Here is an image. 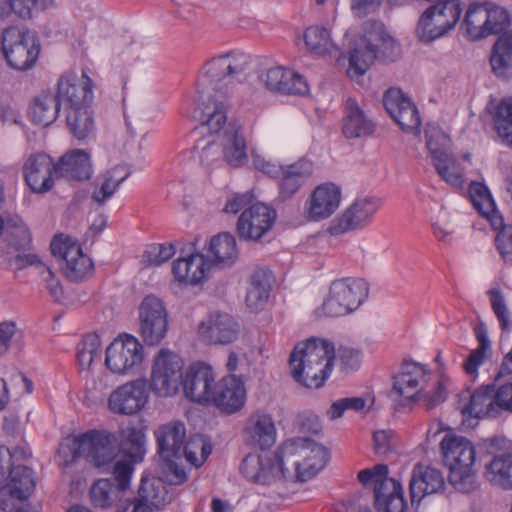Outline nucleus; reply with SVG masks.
<instances>
[{
  "label": "nucleus",
  "mask_w": 512,
  "mask_h": 512,
  "mask_svg": "<svg viewBox=\"0 0 512 512\" xmlns=\"http://www.w3.org/2000/svg\"><path fill=\"white\" fill-rule=\"evenodd\" d=\"M251 65V57L242 51H230L208 59L200 69L197 91L201 103L196 118L216 136L223 160L241 167L247 160V142L243 126L237 121L227 123L229 100L236 93L235 80L241 81Z\"/></svg>",
  "instance_id": "obj_1"
},
{
  "label": "nucleus",
  "mask_w": 512,
  "mask_h": 512,
  "mask_svg": "<svg viewBox=\"0 0 512 512\" xmlns=\"http://www.w3.org/2000/svg\"><path fill=\"white\" fill-rule=\"evenodd\" d=\"M134 466L127 459L116 461L113 465L114 481L100 479L90 489L92 503L101 508L111 506L118 498L119 493L129 488Z\"/></svg>",
  "instance_id": "obj_15"
},
{
  "label": "nucleus",
  "mask_w": 512,
  "mask_h": 512,
  "mask_svg": "<svg viewBox=\"0 0 512 512\" xmlns=\"http://www.w3.org/2000/svg\"><path fill=\"white\" fill-rule=\"evenodd\" d=\"M383 105L404 132L419 134L421 118L418 109L400 89H388L383 96Z\"/></svg>",
  "instance_id": "obj_16"
},
{
  "label": "nucleus",
  "mask_w": 512,
  "mask_h": 512,
  "mask_svg": "<svg viewBox=\"0 0 512 512\" xmlns=\"http://www.w3.org/2000/svg\"><path fill=\"white\" fill-rule=\"evenodd\" d=\"M277 92L283 94L304 95L308 91V84L299 73L284 68V77L281 79Z\"/></svg>",
  "instance_id": "obj_56"
},
{
  "label": "nucleus",
  "mask_w": 512,
  "mask_h": 512,
  "mask_svg": "<svg viewBox=\"0 0 512 512\" xmlns=\"http://www.w3.org/2000/svg\"><path fill=\"white\" fill-rule=\"evenodd\" d=\"M148 401L146 379H136L115 389L109 396L108 405L113 413L133 415L139 412Z\"/></svg>",
  "instance_id": "obj_17"
},
{
  "label": "nucleus",
  "mask_w": 512,
  "mask_h": 512,
  "mask_svg": "<svg viewBox=\"0 0 512 512\" xmlns=\"http://www.w3.org/2000/svg\"><path fill=\"white\" fill-rule=\"evenodd\" d=\"M168 313L158 297L146 296L139 306V332L145 344L160 343L167 332Z\"/></svg>",
  "instance_id": "obj_14"
},
{
  "label": "nucleus",
  "mask_w": 512,
  "mask_h": 512,
  "mask_svg": "<svg viewBox=\"0 0 512 512\" xmlns=\"http://www.w3.org/2000/svg\"><path fill=\"white\" fill-rule=\"evenodd\" d=\"M93 175L91 155L84 149L66 151V184H84Z\"/></svg>",
  "instance_id": "obj_35"
},
{
  "label": "nucleus",
  "mask_w": 512,
  "mask_h": 512,
  "mask_svg": "<svg viewBox=\"0 0 512 512\" xmlns=\"http://www.w3.org/2000/svg\"><path fill=\"white\" fill-rule=\"evenodd\" d=\"M434 167L446 183L459 188L464 183V171L453 155H448L435 162Z\"/></svg>",
  "instance_id": "obj_49"
},
{
  "label": "nucleus",
  "mask_w": 512,
  "mask_h": 512,
  "mask_svg": "<svg viewBox=\"0 0 512 512\" xmlns=\"http://www.w3.org/2000/svg\"><path fill=\"white\" fill-rule=\"evenodd\" d=\"M313 173V165L308 160H299L285 165L278 176V200L292 199Z\"/></svg>",
  "instance_id": "obj_26"
},
{
  "label": "nucleus",
  "mask_w": 512,
  "mask_h": 512,
  "mask_svg": "<svg viewBox=\"0 0 512 512\" xmlns=\"http://www.w3.org/2000/svg\"><path fill=\"white\" fill-rule=\"evenodd\" d=\"M118 170L119 167H115L111 171L107 172V174L105 175V179L100 186V189L92 193V199L98 204L102 205L109 198H111L120 186V184L129 177V171L125 172V174L121 177H116Z\"/></svg>",
  "instance_id": "obj_51"
},
{
  "label": "nucleus",
  "mask_w": 512,
  "mask_h": 512,
  "mask_svg": "<svg viewBox=\"0 0 512 512\" xmlns=\"http://www.w3.org/2000/svg\"><path fill=\"white\" fill-rule=\"evenodd\" d=\"M206 262L201 253H191L173 262L172 272L177 281L185 284H198L206 275Z\"/></svg>",
  "instance_id": "obj_36"
},
{
  "label": "nucleus",
  "mask_w": 512,
  "mask_h": 512,
  "mask_svg": "<svg viewBox=\"0 0 512 512\" xmlns=\"http://www.w3.org/2000/svg\"><path fill=\"white\" fill-rule=\"evenodd\" d=\"M62 165H64V155H61L55 163L45 153L32 154L25 160L22 167L25 183L34 193H46L52 189Z\"/></svg>",
  "instance_id": "obj_13"
},
{
  "label": "nucleus",
  "mask_w": 512,
  "mask_h": 512,
  "mask_svg": "<svg viewBox=\"0 0 512 512\" xmlns=\"http://www.w3.org/2000/svg\"><path fill=\"white\" fill-rule=\"evenodd\" d=\"M449 142V137L436 127L426 131V146L432 156L433 164L439 159L450 155L446 150Z\"/></svg>",
  "instance_id": "obj_53"
},
{
  "label": "nucleus",
  "mask_w": 512,
  "mask_h": 512,
  "mask_svg": "<svg viewBox=\"0 0 512 512\" xmlns=\"http://www.w3.org/2000/svg\"><path fill=\"white\" fill-rule=\"evenodd\" d=\"M488 293L490 296L491 307L499 321L500 327L502 330H507L510 325L509 310L502 293L497 289L490 290Z\"/></svg>",
  "instance_id": "obj_63"
},
{
  "label": "nucleus",
  "mask_w": 512,
  "mask_h": 512,
  "mask_svg": "<svg viewBox=\"0 0 512 512\" xmlns=\"http://www.w3.org/2000/svg\"><path fill=\"white\" fill-rule=\"evenodd\" d=\"M499 439L490 438L484 441V446L492 460L486 464L485 477L492 484L503 489H512V453H496Z\"/></svg>",
  "instance_id": "obj_24"
},
{
  "label": "nucleus",
  "mask_w": 512,
  "mask_h": 512,
  "mask_svg": "<svg viewBox=\"0 0 512 512\" xmlns=\"http://www.w3.org/2000/svg\"><path fill=\"white\" fill-rule=\"evenodd\" d=\"M333 361V344L327 340L311 338L294 347L289 364L295 381L307 388H319L329 377Z\"/></svg>",
  "instance_id": "obj_3"
},
{
  "label": "nucleus",
  "mask_w": 512,
  "mask_h": 512,
  "mask_svg": "<svg viewBox=\"0 0 512 512\" xmlns=\"http://www.w3.org/2000/svg\"><path fill=\"white\" fill-rule=\"evenodd\" d=\"M440 445L443 460L449 470L473 467L476 451L470 440L463 436L446 435Z\"/></svg>",
  "instance_id": "obj_25"
},
{
  "label": "nucleus",
  "mask_w": 512,
  "mask_h": 512,
  "mask_svg": "<svg viewBox=\"0 0 512 512\" xmlns=\"http://www.w3.org/2000/svg\"><path fill=\"white\" fill-rule=\"evenodd\" d=\"M364 28L366 33L360 44L349 52L347 75L350 78L364 75L377 57L394 61L399 54V45L383 34L380 23L369 20L364 23Z\"/></svg>",
  "instance_id": "obj_4"
},
{
  "label": "nucleus",
  "mask_w": 512,
  "mask_h": 512,
  "mask_svg": "<svg viewBox=\"0 0 512 512\" xmlns=\"http://www.w3.org/2000/svg\"><path fill=\"white\" fill-rule=\"evenodd\" d=\"M492 73L499 79L512 78V30L502 33L494 42L489 56Z\"/></svg>",
  "instance_id": "obj_33"
},
{
  "label": "nucleus",
  "mask_w": 512,
  "mask_h": 512,
  "mask_svg": "<svg viewBox=\"0 0 512 512\" xmlns=\"http://www.w3.org/2000/svg\"><path fill=\"white\" fill-rule=\"evenodd\" d=\"M487 1L483 3H471L464 15L462 25L465 27L466 37L470 41H478L485 38L487 21Z\"/></svg>",
  "instance_id": "obj_42"
},
{
  "label": "nucleus",
  "mask_w": 512,
  "mask_h": 512,
  "mask_svg": "<svg viewBox=\"0 0 512 512\" xmlns=\"http://www.w3.org/2000/svg\"><path fill=\"white\" fill-rule=\"evenodd\" d=\"M444 487L445 480L440 470L421 463L416 464L409 483L412 507L417 509L425 496L439 493Z\"/></svg>",
  "instance_id": "obj_22"
},
{
  "label": "nucleus",
  "mask_w": 512,
  "mask_h": 512,
  "mask_svg": "<svg viewBox=\"0 0 512 512\" xmlns=\"http://www.w3.org/2000/svg\"><path fill=\"white\" fill-rule=\"evenodd\" d=\"M2 52L8 65L16 70H28L36 63L40 44L29 30L11 26L2 33Z\"/></svg>",
  "instance_id": "obj_8"
},
{
  "label": "nucleus",
  "mask_w": 512,
  "mask_h": 512,
  "mask_svg": "<svg viewBox=\"0 0 512 512\" xmlns=\"http://www.w3.org/2000/svg\"><path fill=\"white\" fill-rule=\"evenodd\" d=\"M449 471V482L457 491L461 493H472L478 489L479 484L476 480L473 467L467 469L454 468V470Z\"/></svg>",
  "instance_id": "obj_52"
},
{
  "label": "nucleus",
  "mask_w": 512,
  "mask_h": 512,
  "mask_svg": "<svg viewBox=\"0 0 512 512\" xmlns=\"http://www.w3.org/2000/svg\"><path fill=\"white\" fill-rule=\"evenodd\" d=\"M239 334V325L227 313H211L198 325L199 338L209 345H226L235 341Z\"/></svg>",
  "instance_id": "obj_21"
},
{
  "label": "nucleus",
  "mask_w": 512,
  "mask_h": 512,
  "mask_svg": "<svg viewBox=\"0 0 512 512\" xmlns=\"http://www.w3.org/2000/svg\"><path fill=\"white\" fill-rule=\"evenodd\" d=\"M7 485L20 498L27 499L34 491L36 479L32 469L24 465L10 466Z\"/></svg>",
  "instance_id": "obj_43"
},
{
  "label": "nucleus",
  "mask_w": 512,
  "mask_h": 512,
  "mask_svg": "<svg viewBox=\"0 0 512 512\" xmlns=\"http://www.w3.org/2000/svg\"><path fill=\"white\" fill-rule=\"evenodd\" d=\"M494 124L498 137L503 143L512 147V97L500 102Z\"/></svg>",
  "instance_id": "obj_47"
},
{
  "label": "nucleus",
  "mask_w": 512,
  "mask_h": 512,
  "mask_svg": "<svg viewBox=\"0 0 512 512\" xmlns=\"http://www.w3.org/2000/svg\"><path fill=\"white\" fill-rule=\"evenodd\" d=\"M462 14L460 0H440L432 3L421 15L417 34L422 42L444 36L458 23Z\"/></svg>",
  "instance_id": "obj_7"
},
{
  "label": "nucleus",
  "mask_w": 512,
  "mask_h": 512,
  "mask_svg": "<svg viewBox=\"0 0 512 512\" xmlns=\"http://www.w3.org/2000/svg\"><path fill=\"white\" fill-rule=\"evenodd\" d=\"M468 194L474 208L490 222L494 230H497L502 225L503 217L496 209L489 189L482 183L472 182Z\"/></svg>",
  "instance_id": "obj_38"
},
{
  "label": "nucleus",
  "mask_w": 512,
  "mask_h": 512,
  "mask_svg": "<svg viewBox=\"0 0 512 512\" xmlns=\"http://www.w3.org/2000/svg\"><path fill=\"white\" fill-rule=\"evenodd\" d=\"M277 438V429L273 417L263 411L249 415L242 429L243 442L252 448L268 450Z\"/></svg>",
  "instance_id": "obj_20"
},
{
  "label": "nucleus",
  "mask_w": 512,
  "mask_h": 512,
  "mask_svg": "<svg viewBox=\"0 0 512 512\" xmlns=\"http://www.w3.org/2000/svg\"><path fill=\"white\" fill-rule=\"evenodd\" d=\"M145 435L137 428H128L125 431L124 448L129 454L131 460H128L132 465L140 462L145 453Z\"/></svg>",
  "instance_id": "obj_54"
},
{
  "label": "nucleus",
  "mask_w": 512,
  "mask_h": 512,
  "mask_svg": "<svg viewBox=\"0 0 512 512\" xmlns=\"http://www.w3.org/2000/svg\"><path fill=\"white\" fill-rule=\"evenodd\" d=\"M375 124L366 116L355 99L348 98L344 105L342 133L347 139L366 137L374 132Z\"/></svg>",
  "instance_id": "obj_30"
},
{
  "label": "nucleus",
  "mask_w": 512,
  "mask_h": 512,
  "mask_svg": "<svg viewBox=\"0 0 512 512\" xmlns=\"http://www.w3.org/2000/svg\"><path fill=\"white\" fill-rule=\"evenodd\" d=\"M240 472L249 481L262 485H269L282 478L277 469L275 454L265 463L258 455H247L240 464Z\"/></svg>",
  "instance_id": "obj_32"
},
{
  "label": "nucleus",
  "mask_w": 512,
  "mask_h": 512,
  "mask_svg": "<svg viewBox=\"0 0 512 512\" xmlns=\"http://www.w3.org/2000/svg\"><path fill=\"white\" fill-rule=\"evenodd\" d=\"M334 359L340 364L341 370L345 372L356 370L361 363V352L349 347H339L334 352Z\"/></svg>",
  "instance_id": "obj_62"
},
{
  "label": "nucleus",
  "mask_w": 512,
  "mask_h": 512,
  "mask_svg": "<svg viewBox=\"0 0 512 512\" xmlns=\"http://www.w3.org/2000/svg\"><path fill=\"white\" fill-rule=\"evenodd\" d=\"M162 470L165 474L166 480L170 484L180 485L187 480V475L184 468L179 464L182 459L176 457L162 458Z\"/></svg>",
  "instance_id": "obj_61"
},
{
  "label": "nucleus",
  "mask_w": 512,
  "mask_h": 512,
  "mask_svg": "<svg viewBox=\"0 0 512 512\" xmlns=\"http://www.w3.org/2000/svg\"><path fill=\"white\" fill-rule=\"evenodd\" d=\"M275 461L283 479L304 482L325 467L328 450L309 438L298 437L285 441L277 449Z\"/></svg>",
  "instance_id": "obj_2"
},
{
  "label": "nucleus",
  "mask_w": 512,
  "mask_h": 512,
  "mask_svg": "<svg viewBox=\"0 0 512 512\" xmlns=\"http://www.w3.org/2000/svg\"><path fill=\"white\" fill-rule=\"evenodd\" d=\"M341 190L333 183L317 186L306 202L305 215L309 220L319 221L330 217L339 207Z\"/></svg>",
  "instance_id": "obj_23"
},
{
  "label": "nucleus",
  "mask_w": 512,
  "mask_h": 512,
  "mask_svg": "<svg viewBox=\"0 0 512 512\" xmlns=\"http://www.w3.org/2000/svg\"><path fill=\"white\" fill-rule=\"evenodd\" d=\"M487 21L485 29V38L494 34H502L510 26L511 19L508 11L503 7L490 2L487 3Z\"/></svg>",
  "instance_id": "obj_50"
},
{
  "label": "nucleus",
  "mask_w": 512,
  "mask_h": 512,
  "mask_svg": "<svg viewBox=\"0 0 512 512\" xmlns=\"http://www.w3.org/2000/svg\"><path fill=\"white\" fill-rule=\"evenodd\" d=\"M60 106L58 95L42 94L36 97L29 107V117L35 124L48 126L57 118Z\"/></svg>",
  "instance_id": "obj_41"
},
{
  "label": "nucleus",
  "mask_w": 512,
  "mask_h": 512,
  "mask_svg": "<svg viewBox=\"0 0 512 512\" xmlns=\"http://www.w3.org/2000/svg\"><path fill=\"white\" fill-rule=\"evenodd\" d=\"M183 360L175 352L162 348L153 360L149 388L159 397L174 396L183 379Z\"/></svg>",
  "instance_id": "obj_9"
},
{
  "label": "nucleus",
  "mask_w": 512,
  "mask_h": 512,
  "mask_svg": "<svg viewBox=\"0 0 512 512\" xmlns=\"http://www.w3.org/2000/svg\"><path fill=\"white\" fill-rule=\"evenodd\" d=\"M276 219V212L263 203L246 208L237 221V233L241 239L257 241L268 232Z\"/></svg>",
  "instance_id": "obj_18"
},
{
  "label": "nucleus",
  "mask_w": 512,
  "mask_h": 512,
  "mask_svg": "<svg viewBox=\"0 0 512 512\" xmlns=\"http://www.w3.org/2000/svg\"><path fill=\"white\" fill-rule=\"evenodd\" d=\"M381 206V199L374 196L356 198L329 225L328 232L332 236L361 230L369 226Z\"/></svg>",
  "instance_id": "obj_12"
},
{
  "label": "nucleus",
  "mask_w": 512,
  "mask_h": 512,
  "mask_svg": "<svg viewBox=\"0 0 512 512\" xmlns=\"http://www.w3.org/2000/svg\"><path fill=\"white\" fill-rule=\"evenodd\" d=\"M304 41L307 48L318 55L331 53L338 50L332 42L329 31L320 26H311L305 30Z\"/></svg>",
  "instance_id": "obj_46"
},
{
  "label": "nucleus",
  "mask_w": 512,
  "mask_h": 512,
  "mask_svg": "<svg viewBox=\"0 0 512 512\" xmlns=\"http://www.w3.org/2000/svg\"><path fill=\"white\" fill-rule=\"evenodd\" d=\"M271 285L272 274L269 270L259 268L253 272L245 299L251 311L257 312L264 309L269 299Z\"/></svg>",
  "instance_id": "obj_37"
},
{
  "label": "nucleus",
  "mask_w": 512,
  "mask_h": 512,
  "mask_svg": "<svg viewBox=\"0 0 512 512\" xmlns=\"http://www.w3.org/2000/svg\"><path fill=\"white\" fill-rule=\"evenodd\" d=\"M101 339L96 333H88L76 346V359L82 370L89 369L95 359H100Z\"/></svg>",
  "instance_id": "obj_45"
},
{
  "label": "nucleus",
  "mask_w": 512,
  "mask_h": 512,
  "mask_svg": "<svg viewBox=\"0 0 512 512\" xmlns=\"http://www.w3.org/2000/svg\"><path fill=\"white\" fill-rule=\"evenodd\" d=\"M182 384L185 396L200 404L210 401L217 385L212 367L201 362L189 366Z\"/></svg>",
  "instance_id": "obj_19"
},
{
  "label": "nucleus",
  "mask_w": 512,
  "mask_h": 512,
  "mask_svg": "<svg viewBox=\"0 0 512 512\" xmlns=\"http://www.w3.org/2000/svg\"><path fill=\"white\" fill-rule=\"evenodd\" d=\"M211 451L212 449L209 444L202 439H197L190 441L185 446L183 454L187 462L195 467H200L210 455Z\"/></svg>",
  "instance_id": "obj_57"
},
{
  "label": "nucleus",
  "mask_w": 512,
  "mask_h": 512,
  "mask_svg": "<svg viewBox=\"0 0 512 512\" xmlns=\"http://www.w3.org/2000/svg\"><path fill=\"white\" fill-rule=\"evenodd\" d=\"M368 293L369 285L362 278L346 277L334 280L321 309L329 317L347 315L366 300Z\"/></svg>",
  "instance_id": "obj_6"
},
{
  "label": "nucleus",
  "mask_w": 512,
  "mask_h": 512,
  "mask_svg": "<svg viewBox=\"0 0 512 512\" xmlns=\"http://www.w3.org/2000/svg\"><path fill=\"white\" fill-rule=\"evenodd\" d=\"M210 401L226 413L238 411L245 402L243 383L234 376L222 378L217 383Z\"/></svg>",
  "instance_id": "obj_29"
},
{
  "label": "nucleus",
  "mask_w": 512,
  "mask_h": 512,
  "mask_svg": "<svg viewBox=\"0 0 512 512\" xmlns=\"http://www.w3.org/2000/svg\"><path fill=\"white\" fill-rule=\"evenodd\" d=\"M402 486L399 481L386 476L381 477L374 487L375 503H383L386 498L392 497L397 492H401Z\"/></svg>",
  "instance_id": "obj_64"
},
{
  "label": "nucleus",
  "mask_w": 512,
  "mask_h": 512,
  "mask_svg": "<svg viewBox=\"0 0 512 512\" xmlns=\"http://www.w3.org/2000/svg\"><path fill=\"white\" fill-rule=\"evenodd\" d=\"M69 133L79 143L86 142L95 132V119L90 106L76 107L66 116Z\"/></svg>",
  "instance_id": "obj_40"
},
{
  "label": "nucleus",
  "mask_w": 512,
  "mask_h": 512,
  "mask_svg": "<svg viewBox=\"0 0 512 512\" xmlns=\"http://www.w3.org/2000/svg\"><path fill=\"white\" fill-rule=\"evenodd\" d=\"M94 269L91 258L83 253L76 239L66 235V279L72 282L85 280Z\"/></svg>",
  "instance_id": "obj_31"
},
{
  "label": "nucleus",
  "mask_w": 512,
  "mask_h": 512,
  "mask_svg": "<svg viewBox=\"0 0 512 512\" xmlns=\"http://www.w3.org/2000/svg\"><path fill=\"white\" fill-rule=\"evenodd\" d=\"M160 504L152 483L142 480L138 489V498L129 501L127 506L117 512H149L150 506Z\"/></svg>",
  "instance_id": "obj_48"
},
{
  "label": "nucleus",
  "mask_w": 512,
  "mask_h": 512,
  "mask_svg": "<svg viewBox=\"0 0 512 512\" xmlns=\"http://www.w3.org/2000/svg\"><path fill=\"white\" fill-rule=\"evenodd\" d=\"M175 254V248L170 243L152 244L145 250L142 262L145 266H160Z\"/></svg>",
  "instance_id": "obj_55"
},
{
  "label": "nucleus",
  "mask_w": 512,
  "mask_h": 512,
  "mask_svg": "<svg viewBox=\"0 0 512 512\" xmlns=\"http://www.w3.org/2000/svg\"><path fill=\"white\" fill-rule=\"evenodd\" d=\"M0 236L7 248L14 252L29 251L33 245L32 233L18 215L0 217Z\"/></svg>",
  "instance_id": "obj_28"
},
{
  "label": "nucleus",
  "mask_w": 512,
  "mask_h": 512,
  "mask_svg": "<svg viewBox=\"0 0 512 512\" xmlns=\"http://www.w3.org/2000/svg\"><path fill=\"white\" fill-rule=\"evenodd\" d=\"M195 147L199 150V159L202 165L211 166L223 159L221 147L216 137L211 140H199Z\"/></svg>",
  "instance_id": "obj_58"
},
{
  "label": "nucleus",
  "mask_w": 512,
  "mask_h": 512,
  "mask_svg": "<svg viewBox=\"0 0 512 512\" xmlns=\"http://www.w3.org/2000/svg\"><path fill=\"white\" fill-rule=\"evenodd\" d=\"M497 230L499 231L495 237L496 248L504 262L512 265V224L505 225L502 218V225Z\"/></svg>",
  "instance_id": "obj_59"
},
{
  "label": "nucleus",
  "mask_w": 512,
  "mask_h": 512,
  "mask_svg": "<svg viewBox=\"0 0 512 512\" xmlns=\"http://www.w3.org/2000/svg\"><path fill=\"white\" fill-rule=\"evenodd\" d=\"M92 87V80L85 70H82L78 82L69 83L66 87V102L70 104V110L76 109V107L90 106L93 99Z\"/></svg>",
  "instance_id": "obj_44"
},
{
  "label": "nucleus",
  "mask_w": 512,
  "mask_h": 512,
  "mask_svg": "<svg viewBox=\"0 0 512 512\" xmlns=\"http://www.w3.org/2000/svg\"><path fill=\"white\" fill-rule=\"evenodd\" d=\"M155 436L161 458H184L186 429L182 422L174 421L161 425L155 431Z\"/></svg>",
  "instance_id": "obj_27"
},
{
  "label": "nucleus",
  "mask_w": 512,
  "mask_h": 512,
  "mask_svg": "<svg viewBox=\"0 0 512 512\" xmlns=\"http://www.w3.org/2000/svg\"><path fill=\"white\" fill-rule=\"evenodd\" d=\"M72 452L73 459L84 457L102 472H108L113 471L117 447L111 434L93 430L74 440Z\"/></svg>",
  "instance_id": "obj_10"
},
{
  "label": "nucleus",
  "mask_w": 512,
  "mask_h": 512,
  "mask_svg": "<svg viewBox=\"0 0 512 512\" xmlns=\"http://www.w3.org/2000/svg\"><path fill=\"white\" fill-rule=\"evenodd\" d=\"M426 369L416 362L404 361L397 374L393 376V385L389 396L394 401L402 398L404 402L420 401L426 410L435 408L446 398L442 382L437 381L432 391H420L425 382Z\"/></svg>",
  "instance_id": "obj_5"
},
{
  "label": "nucleus",
  "mask_w": 512,
  "mask_h": 512,
  "mask_svg": "<svg viewBox=\"0 0 512 512\" xmlns=\"http://www.w3.org/2000/svg\"><path fill=\"white\" fill-rule=\"evenodd\" d=\"M495 392L494 385L482 386L475 390L470 396L468 405L463 408V414L475 418L497 417L499 409L496 405Z\"/></svg>",
  "instance_id": "obj_39"
},
{
  "label": "nucleus",
  "mask_w": 512,
  "mask_h": 512,
  "mask_svg": "<svg viewBox=\"0 0 512 512\" xmlns=\"http://www.w3.org/2000/svg\"><path fill=\"white\" fill-rule=\"evenodd\" d=\"M144 360V348L130 334H120L106 348L105 365L117 375H132Z\"/></svg>",
  "instance_id": "obj_11"
},
{
  "label": "nucleus",
  "mask_w": 512,
  "mask_h": 512,
  "mask_svg": "<svg viewBox=\"0 0 512 512\" xmlns=\"http://www.w3.org/2000/svg\"><path fill=\"white\" fill-rule=\"evenodd\" d=\"M365 407V401L361 397H347L334 401L327 410V416L330 420H335L343 416L346 410L360 411Z\"/></svg>",
  "instance_id": "obj_60"
},
{
  "label": "nucleus",
  "mask_w": 512,
  "mask_h": 512,
  "mask_svg": "<svg viewBox=\"0 0 512 512\" xmlns=\"http://www.w3.org/2000/svg\"><path fill=\"white\" fill-rule=\"evenodd\" d=\"M207 262L219 267L231 266L238 258L235 238L229 233H220L210 239L204 255Z\"/></svg>",
  "instance_id": "obj_34"
}]
</instances>
